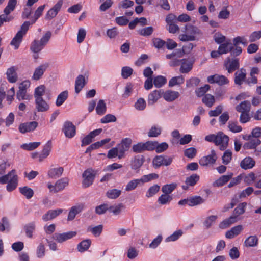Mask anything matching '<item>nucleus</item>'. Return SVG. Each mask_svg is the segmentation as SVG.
Segmentation results:
<instances>
[{
  "label": "nucleus",
  "instance_id": "9d476101",
  "mask_svg": "<svg viewBox=\"0 0 261 261\" xmlns=\"http://www.w3.org/2000/svg\"><path fill=\"white\" fill-rule=\"evenodd\" d=\"M207 82L211 84L217 83L219 85H223L228 83L229 81L225 76L215 74L210 75L207 77Z\"/></svg>",
  "mask_w": 261,
  "mask_h": 261
},
{
  "label": "nucleus",
  "instance_id": "f704fd0d",
  "mask_svg": "<svg viewBox=\"0 0 261 261\" xmlns=\"http://www.w3.org/2000/svg\"><path fill=\"white\" fill-rule=\"evenodd\" d=\"M202 101L208 108H211L215 102V99L214 96L211 94H205L202 99Z\"/></svg>",
  "mask_w": 261,
  "mask_h": 261
},
{
  "label": "nucleus",
  "instance_id": "7ed1b4c3",
  "mask_svg": "<svg viewBox=\"0 0 261 261\" xmlns=\"http://www.w3.org/2000/svg\"><path fill=\"white\" fill-rule=\"evenodd\" d=\"M30 25V21H25L21 26L20 30L16 33L12 40L10 44L14 46V48H18L21 43L23 37L26 34Z\"/></svg>",
  "mask_w": 261,
  "mask_h": 261
},
{
  "label": "nucleus",
  "instance_id": "9b49d317",
  "mask_svg": "<svg viewBox=\"0 0 261 261\" xmlns=\"http://www.w3.org/2000/svg\"><path fill=\"white\" fill-rule=\"evenodd\" d=\"M85 76L88 78V72L86 71L84 73V75H79L76 80L75 83V91L76 93H79L81 90L83 88L84 86L86 84Z\"/></svg>",
  "mask_w": 261,
  "mask_h": 261
},
{
  "label": "nucleus",
  "instance_id": "412c9836",
  "mask_svg": "<svg viewBox=\"0 0 261 261\" xmlns=\"http://www.w3.org/2000/svg\"><path fill=\"white\" fill-rule=\"evenodd\" d=\"M63 171L64 169L61 167L50 168L48 171L47 175L49 178L56 179L62 175Z\"/></svg>",
  "mask_w": 261,
  "mask_h": 261
},
{
  "label": "nucleus",
  "instance_id": "bb28decb",
  "mask_svg": "<svg viewBox=\"0 0 261 261\" xmlns=\"http://www.w3.org/2000/svg\"><path fill=\"white\" fill-rule=\"evenodd\" d=\"M144 162V158L143 156H135L131 161V167L133 170H138Z\"/></svg>",
  "mask_w": 261,
  "mask_h": 261
},
{
  "label": "nucleus",
  "instance_id": "c756f323",
  "mask_svg": "<svg viewBox=\"0 0 261 261\" xmlns=\"http://www.w3.org/2000/svg\"><path fill=\"white\" fill-rule=\"evenodd\" d=\"M161 90H154L148 95V105H153L161 97Z\"/></svg>",
  "mask_w": 261,
  "mask_h": 261
},
{
  "label": "nucleus",
  "instance_id": "4be33fe9",
  "mask_svg": "<svg viewBox=\"0 0 261 261\" xmlns=\"http://www.w3.org/2000/svg\"><path fill=\"white\" fill-rule=\"evenodd\" d=\"M251 109V103L248 100L241 102L236 107V110L239 113L250 112Z\"/></svg>",
  "mask_w": 261,
  "mask_h": 261
},
{
  "label": "nucleus",
  "instance_id": "b1692460",
  "mask_svg": "<svg viewBox=\"0 0 261 261\" xmlns=\"http://www.w3.org/2000/svg\"><path fill=\"white\" fill-rule=\"evenodd\" d=\"M255 161L250 157H246L240 163V166L245 170L251 169L254 166Z\"/></svg>",
  "mask_w": 261,
  "mask_h": 261
},
{
  "label": "nucleus",
  "instance_id": "c85d7f7f",
  "mask_svg": "<svg viewBox=\"0 0 261 261\" xmlns=\"http://www.w3.org/2000/svg\"><path fill=\"white\" fill-rule=\"evenodd\" d=\"M6 74L8 80L10 83H15L17 81V75L13 66L8 69Z\"/></svg>",
  "mask_w": 261,
  "mask_h": 261
},
{
  "label": "nucleus",
  "instance_id": "2f4dec72",
  "mask_svg": "<svg viewBox=\"0 0 261 261\" xmlns=\"http://www.w3.org/2000/svg\"><path fill=\"white\" fill-rule=\"evenodd\" d=\"M232 48V44L230 42V40H226L225 42L220 44L218 49L220 50V53L223 54L230 52Z\"/></svg>",
  "mask_w": 261,
  "mask_h": 261
},
{
  "label": "nucleus",
  "instance_id": "a211bd4d",
  "mask_svg": "<svg viewBox=\"0 0 261 261\" xmlns=\"http://www.w3.org/2000/svg\"><path fill=\"white\" fill-rule=\"evenodd\" d=\"M84 207L83 204H79L78 205L72 206L69 212L67 220L68 221L73 220L75 216L82 212Z\"/></svg>",
  "mask_w": 261,
  "mask_h": 261
},
{
  "label": "nucleus",
  "instance_id": "680f3d73",
  "mask_svg": "<svg viewBox=\"0 0 261 261\" xmlns=\"http://www.w3.org/2000/svg\"><path fill=\"white\" fill-rule=\"evenodd\" d=\"M217 219V216L215 215H211L207 217L203 222L204 226L207 229L209 228L215 223Z\"/></svg>",
  "mask_w": 261,
  "mask_h": 261
},
{
  "label": "nucleus",
  "instance_id": "20e7f679",
  "mask_svg": "<svg viewBox=\"0 0 261 261\" xmlns=\"http://www.w3.org/2000/svg\"><path fill=\"white\" fill-rule=\"evenodd\" d=\"M30 85V82L27 81H23L19 85V90L16 93V98L19 101L24 100H30L32 98V95L28 94L27 91Z\"/></svg>",
  "mask_w": 261,
  "mask_h": 261
},
{
  "label": "nucleus",
  "instance_id": "69168bd1",
  "mask_svg": "<svg viewBox=\"0 0 261 261\" xmlns=\"http://www.w3.org/2000/svg\"><path fill=\"white\" fill-rule=\"evenodd\" d=\"M166 83V79L162 76H158L153 80V84L157 88H160Z\"/></svg>",
  "mask_w": 261,
  "mask_h": 261
},
{
  "label": "nucleus",
  "instance_id": "0eeeda50",
  "mask_svg": "<svg viewBox=\"0 0 261 261\" xmlns=\"http://www.w3.org/2000/svg\"><path fill=\"white\" fill-rule=\"evenodd\" d=\"M229 140L228 136L220 132L216 135L215 145L219 146L221 150H224L228 146Z\"/></svg>",
  "mask_w": 261,
  "mask_h": 261
},
{
  "label": "nucleus",
  "instance_id": "c9c22d12",
  "mask_svg": "<svg viewBox=\"0 0 261 261\" xmlns=\"http://www.w3.org/2000/svg\"><path fill=\"white\" fill-rule=\"evenodd\" d=\"M153 143L154 144V150H155L157 153L162 152L168 148V144L166 142H162L160 144L157 141H153Z\"/></svg>",
  "mask_w": 261,
  "mask_h": 261
},
{
  "label": "nucleus",
  "instance_id": "dca6fc26",
  "mask_svg": "<svg viewBox=\"0 0 261 261\" xmlns=\"http://www.w3.org/2000/svg\"><path fill=\"white\" fill-rule=\"evenodd\" d=\"M260 144L261 141L259 139L251 137L248 142L244 143L243 148L245 149H254Z\"/></svg>",
  "mask_w": 261,
  "mask_h": 261
},
{
  "label": "nucleus",
  "instance_id": "e2e57ef3",
  "mask_svg": "<svg viewBox=\"0 0 261 261\" xmlns=\"http://www.w3.org/2000/svg\"><path fill=\"white\" fill-rule=\"evenodd\" d=\"M160 189V186L158 185H154L150 187L146 193V197L148 198L151 197L158 192Z\"/></svg>",
  "mask_w": 261,
  "mask_h": 261
},
{
  "label": "nucleus",
  "instance_id": "5fc2aeb1",
  "mask_svg": "<svg viewBox=\"0 0 261 261\" xmlns=\"http://www.w3.org/2000/svg\"><path fill=\"white\" fill-rule=\"evenodd\" d=\"M40 145V142H31L23 144L21 145V148L26 150H33L37 148Z\"/></svg>",
  "mask_w": 261,
  "mask_h": 261
},
{
  "label": "nucleus",
  "instance_id": "58836bf2",
  "mask_svg": "<svg viewBox=\"0 0 261 261\" xmlns=\"http://www.w3.org/2000/svg\"><path fill=\"white\" fill-rule=\"evenodd\" d=\"M46 69V66H38L35 69L32 79L36 81L39 80L43 74Z\"/></svg>",
  "mask_w": 261,
  "mask_h": 261
},
{
  "label": "nucleus",
  "instance_id": "49530a36",
  "mask_svg": "<svg viewBox=\"0 0 261 261\" xmlns=\"http://www.w3.org/2000/svg\"><path fill=\"white\" fill-rule=\"evenodd\" d=\"M45 5H42L39 6L37 10L35 11L34 15L32 17L31 21L30 22L31 24H34L36 20L39 18V17L42 15V12L44 9Z\"/></svg>",
  "mask_w": 261,
  "mask_h": 261
},
{
  "label": "nucleus",
  "instance_id": "1a4fd4ad",
  "mask_svg": "<svg viewBox=\"0 0 261 261\" xmlns=\"http://www.w3.org/2000/svg\"><path fill=\"white\" fill-rule=\"evenodd\" d=\"M76 234V231H69L62 233H55L53 236V238L58 242L62 243L68 239L73 238Z\"/></svg>",
  "mask_w": 261,
  "mask_h": 261
},
{
  "label": "nucleus",
  "instance_id": "79ce46f5",
  "mask_svg": "<svg viewBox=\"0 0 261 261\" xmlns=\"http://www.w3.org/2000/svg\"><path fill=\"white\" fill-rule=\"evenodd\" d=\"M19 189L20 192L28 199L31 198L34 195L33 190L27 186L20 187Z\"/></svg>",
  "mask_w": 261,
  "mask_h": 261
},
{
  "label": "nucleus",
  "instance_id": "f8f14e48",
  "mask_svg": "<svg viewBox=\"0 0 261 261\" xmlns=\"http://www.w3.org/2000/svg\"><path fill=\"white\" fill-rule=\"evenodd\" d=\"M63 130L66 137L71 138L75 136L76 128L72 122L66 121L64 123Z\"/></svg>",
  "mask_w": 261,
  "mask_h": 261
},
{
  "label": "nucleus",
  "instance_id": "ea45409f",
  "mask_svg": "<svg viewBox=\"0 0 261 261\" xmlns=\"http://www.w3.org/2000/svg\"><path fill=\"white\" fill-rule=\"evenodd\" d=\"M17 175L15 170H12L7 174L0 177V183L5 184L8 183L9 180L11 178H13V176L16 177Z\"/></svg>",
  "mask_w": 261,
  "mask_h": 261
},
{
  "label": "nucleus",
  "instance_id": "72a5a7b5",
  "mask_svg": "<svg viewBox=\"0 0 261 261\" xmlns=\"http://www.w3.org/2000/svg\"><path fill=\"white\" fill-rule=\"evenodd\" d=\"M237 221L235 217L231 216L229 218L225 219L219 224V228L223 229H226Z\"/></svg>",
  "mask_w": 261,
  "mask_h": 261
},
{
  "label": "nucleus",
  "instance_id": "0e129e2a",
  "mask_svg": "<svg viewBox=\"0 0 261 261\" xmlns=\"http://www.w3.org/2000/svg\"><path fill=\"white\" fill-rule=\"evenodd\" d=\"M210 89V86L206 84L203 87H201L195 90L196 95L200 97L204 95V94Z\"/></svg>",
  "mask_w": 261,
  "mask_h": 261
},
{
  "label": "nucleus",
  "instance_id": "4468645a",
  "mask_svg": "<svg viewBox=\"0 0 261 261\" xmlns=\"http://www.w3.org/2000/svg\"><path fill=\"white\" fill-rule=\"evenodd\" d=\"M63 4V1L59 0L57 3L51 8L45 15V19L50 20L56 17L59 11L61 9Z\"/></svg>",
  "mask_w": 261,
  "mask_h": 261
},
{
  "label": "nucleus",
  "instance_id": "de8ad7c7",
  "mask_svg": "<svg viewBox=\"0 0 261 261\" xmlns=\"http://www.w3.org/2000/svg\"><path fill=\"white\" fill-rule=\"evenodd\" d=\"M103 229V226L101 224L92 227H88L87 231L91 232L94 236L98 237L100 235Z\"/></svg>",
  "mask_w": 261,
  "mask_h": 261
},
{
  "label": "nucleus",
  "instance_id": "423d86ee",
  "mask_svg": "<svg viewBox=\"0 0 261 261\" xmlns=\"http://www.w3.org/2000/svg\"><path fill=\"white\" fill-rule=\"evenodd\" d=\"M96 176V171L91 168L86 170L83 173L82 186L87 188L91 185Z\"/></svg>",
  "mask_w": 261,
  "mask_h": 261
},
{
  "label": "nucleus",
  "instance_id": "6ab92c4d",
  "mask_svg": "<svg viewBox=\"0 0 261 261\" xmlns=\"http://www.w3.org/2000/svg\"><path fill=\"white\" fill-rule=\"evenodd\" d=\"M243 226L241 225L233 227L230 230L226 232L225 237L228 239L233 238L235 236L239 235L243 230Z\"/></svg>",
  "mask_w": 261,
  "mask_h": 261
},
{
  "label": "nucleus",
  "instance_id": "aec40b11",
  "mask_svg": "<svg viewBox=\"0 0 261 261\" xmlns=\"http://www.w3.org/2000/svg\"><path fill=\"white\" fill-rule=\"evenodd\" d=\"M246 72L245 69L241 68L235 73L234 83L236 84L241 85L245 80Z\"/></svg>",
  "mask_w": 261,
  "mask_h": 261
},
{
  "label": "nucleus",
  "instance_id": "09e8293b",
  "mask_svg": "<svg viewBox=\"0 0 261 261\" xmlns=\"http://www.w3.org/2000/svg\"><path fill=\"white\" fill-rule=\"evenodd\" d=\"M124 208L123 204L121 203L116 205L109 206V211L114 215H118L121 213V210Z\"/></svg>",
  "mask_w": 261,
  "mask_h": 261
},
{
  "label": "nucleus",
  "instance_id": "a878e982",
  "mask_svg": "<svg viewBox=\"0 0 261 261\" xmlns=\"http://www.w3.org/2000/svg\"><path fill=\"white\" fill-rule=\"evenodd\" d=\"M69 179L67 178H63L58 180L55 185V193L58 192L63 190L66 186L68 185Z\"/></svg>",
  "mask_w": 261,
  "mask_h": 261
},
{
  "label": "nucleus",
  "instance_id": "ddd939ff",
  "mask_svg": "<svg viewBox=\"0 0 261 261\" xmlns=\"http://www.w3.org/2000/svg\"><path fill=\"white\" fill-rule=\"evenodd\" d=\"M38 126L36 121H31L20 124L19 126V130L23 134L27 132L33 131Z\"/></svg>",
  "mask_w": 261,
  "mask_h": 261
},
{
  "label": "nucleus",
  "instance_id": "393cba45",
  "mask_svg": "<svg viewBox=\"0 0 261 261\" xmlns=\"http://www.w3.org/2000/svg\"><path fill=\"white\" fill-rule=\"evenodd\" d=\"M233 173H232L228 175H223L214 182L213 186L215 187H221L231 179Z\"/></svg>",
  "mask_w": 261,
  "mask_h": 261
},
{
  "label": "nucleus",
  "instance_id": "39448f33",
  "mask_svg": "<svg viewBox=\"0 0 261 261\" xmlns=\"http://www.w3.org/2000/svg\"><path fill=\"white\" fill-rule=\"evenodd\" d=\"M230 52L231 56L227 58L224 65H239V59L236 56H239L242 53V48L232 45V48Z\"/></svg>",
  "mask_w": 261,
  "mask_h": 261
},
{
  "label": "nucleus",
  "instance_id": "f03ea898",
  "mask_svg": "<svg viewBox=\"0 0 261 261\" xmlns=\"http://www.w3.org/2000/svg\"><path fill=\"white\" fill-rule=\"evenodd\" d=\"M51 36L50 31H47L40 40H34L30 46V49L34 53L40 51L47 43Z\"/></svg>",
  "mask_w": 261,
  "mask_h": 261
},
{
  "label": "nucleus",
  "instance_id": "4d7b16f0",
  "mask_svg": "<svg viewBox=\"0 0 261 261\" xmlns=\"http://www.w3.org/2000/svg\"><path fill=\"white\" fill-rule=\"evenodd\" d=\"M183 234L181 230H178L175 231L173 234L166 239V242L175 241L178 240Z\"/></svg>",
  "mask_w": 261,
  "mask_h": 261
},
{
  "label": "nucleus",
  "instance_id": "6e6552de",
  "mask_svg": "<svg viewBox=\"0 0 261 261\" xmlns=\"http://www.w3.org/2000/svg\"><path fill=\"white\" fill-rule=\"evenodd\" d=\"M217 156L215 151L212 149L211 154L201 158L199 161V164L202 166H207L215 163Z\"/></svg>",
  "mask_w": 261,
  "mask_h": 261
},
{
  "label": "nucleus",
  "instance_id": "e433bc0d",
  "mask_svg": "<svg viewBox=\"0 0 261 261\" xmlns=\"http://www.w3.org/2000/svg\"><path fill=\"white\" fill-rule=\"evenodd\" d=\"M45 92V87L44 85H41L37 87L35 89L34 96L35 99L43 98L42 96Z\"/></svg>",
  "mask_w": 261,
  "mask_h": 261
},
{
  "label": "nucleus",
  "instance_id": "a18cd8bd",
  "mask_svg": "<svg viewBox=\"0 0 261 261\" xmlns=\"http://www.w3.org/2000/svg\"><path fill=\"white\" fill-rule=\"evenodd\" d=\"M142 184L140 179H135L128 182L125 187L126 191H130L134 190L139 185Z\"/></svg>",
  "mask_w": 261,
  "mask_h": 261
},
{
  "label": "nucleus",
  "instance_id": "473e14b6",
  "mask_svg": "<svg viewBox=\"0 0 261 261\" xmlns=\"http://www.w3.org/2000/svg\"><path fill=\"white\" fill-rule=\"evenodd\" d=\"M91 244L90 239H86L81 242L77 247L78 251L80 252H83L87 250Z\"/></svg>",
  "mask_w": 261,
  "mask_h": 261
},
{
  "label": "nucleus",
  "instance_id": "8fccbe9b",
  "mask_svg": "<svg viewBox=\"0 0 261 261\" xmlns=\"http://www.w3.org/2000/svg\"><path fill=\"white\" fill-rule=\"evenodd\" d=\"M199 180V176L196 174H193L186 178L185 183L187 186H193Z\"/></svg>",
  "mask_w": 261,
  "mask_h": 261
},
{
  "label": "nucleus",
  "instance_id": "bf43d9fd",
  "mask_svg": "<svg viewBox=\"0 0 261 261\" xmlns=\"http://www.w3.org/2000/svg\"><path fill=\"white\" fill-rule=\"evenodd\" d=\"M232 45L234 46H239V44L241 43L244 46L247 45V39L244 36H237L233 39Z\"/></svg>",
  "mask_w": 261,
  "mask_h": 261
},
{
  "label": "nucleus",
  "instance_id": "2eb2a0df",
  "mask_svg": "<svg viewBox=\"0 0 261 261\" xmlns=\"http://www.w3.org/2000/svg\"><path fill=\"white\" fill-rule=\"evenodd\" d=\"M35 109L39 112H44L49 109V104L43 98L35 99Z\"/></svg>",
  "mask_w": 261,
  "mask_h": 261
},
{
  "label": "nucleus",
  "instance_id": "864d4df0",
  "mask_svg": "<svg viewBox=\"0 0 261 261\" xmlns=\"http://www.w3.org/2000/svg\"><path fill=\"white\" fill-rule=\"evenodd\" d=\"M121 193V190L113 189L107 191V196L110 199H116L120 195Z\"/></svg>",
  "mask_w": 261,
  "mask_h": 261
},
{
  "label": "nucleus",
  "instance_id": "f257e3e1",
  "mask_svg": "<svg viewBox=\"0 0 261 261\" xmlns=\"http://www.w3.org/2000/svg\"><path fill=\"white\" fill-rule=\"evenodd\" d=\"M186 34L179 35V39L182 41H194L197 36L201 34V32L197 27L192 25H186Z\"/></svg>",
  "mask_w": 261,
  "mask_h": 261
},
{
  "label": "nucleus",
  "instance_id": "3c124183",
  "mask_svg": "<svg viewBox=\"0 0 261 261\" xmlns=\"http://www.w3.org/2000/svg\"><path fill=\"white\" fill-rule=\"evenodd\" d=\"M17 4V0H9L7 6L4 10V13L6 14H9L15 8Z\"/></svg>",
  "mask_w": 261,
  "mask_h": 261
},
{
  "label": "nucleus",
  "instance_id": "37998d69",
  "mask_svg": "<svg viewBox=\"0 0 261 261\" xmlns=\"http://www.w3.org/2000/svg\"><path fill=\"white\" fill-rule=\"evenodd\" d=\"M204 200L199 196H195L189 198V206H194L204 202Z\"/></svg>",
  "mask_w": 261,
  "mask_h": 261
},
{
  "label": "nucleus",
  "instance_id": "4c0bfd02",
  "mask_svg": "<svg viewBox=\"0 0 261 261\" xmlns=\"http://www.w3.org/2000/svg\"><path fill=\"white\" fill-rule=\"evenodd\" d=\"M106 110L107 106L104 100L102 99L99 100L96 107V113L99 115H102L106 112Z\"/></svg>",
  "mask_w": 261,
  "mask_h": 261
},
{
  "label": "nucleus",
  "instance_id": "6e6d98bb",
  "mask_svg": "<svg viewBox=\"0 0 261 261\" xmlns=\"http://www.w3.org/2000/svg\"><path fill=\"white\" fill-rule=\"evenodd\" d=\"M172 199V197L166 194L161 195L158 199V202L162 204L165 205L169 203Z\"/></svg>",
  "mask_w": 261,
  "mask_h": 261
},
{
  "label": "nucleus",
  "instance_id": "a19ab883",
  "mask_svg": "<svg viewBox=\"0 0 261 261\" xmlns=\"http://www.w3.org/2000/svg\"><path fill=\"white\" fill-rule=\"evenodd\" d=\"M68 96V92L67 91L62 92L57 97L56 101V105L59 107L61 106L64 101L67 99Z\"/></svg>",
  "mask_w": 261,
  "mask_h": 261
},
{
  "label": "nucleus",
  "instance_id": "5701e85b",
  "mask_svg": "<svg viewBox=\"0 0 261 261\" xmlns=\"http://www.w3.org/2000/svg\"><path fill=\"white\" fill-rule=\"evenodd\" d=\"M179 96V93L177 91L167 90L163 94V97L167 101H173Z\"/></svg>",
  "mask_w": 261,
  "mask_h": 261
},
{
  "label": "nucleus",
  "instance_id": "7c9ffc66",
  "mask_svg": "<svg viewBox=\"0 0 261 261\" xmlns=\"http://www.w3.org/2000/svg\"><path fill=\"white\" fill-rule=\"evenodd\" d=\"M258 239L256 236L248 237L244 242V245L247 247L256 246L258 244Z\"/></svg>",
  "mask_w": 261,
  "mask_h": 261
},
{
  "label": "nucleus",
  "instance_id": "13d9d810",
  "mask_svg": "<svg viewBox=\"0 0 261 261\" xmlns=\"http://www.w3.org/2000/svg\"><path fill=\"white\" fill-rule=\"evenodd\" d=\"M159 178L158 174L156 173H150L148 175H144L142 176L140 178L141 183L144 184L147 182L153 179H155Z\"/></svg>",
  "mask_w": 261,
  "mask_h": 261
},
{
  "label": "nucleus",
  "instance_id": "c03bdc74",
  "mask_svg": "<svg viewBox=\"0 0 261 261\" xmlns=\"http://www.w3.org/2000/svg\"><path fill=\"white\" fill-rule=\"evenodd\" d=\"M18 185V176L14 177L13 178H11L7 183L6 187L7 190L9 192L13 191L17 187Z\"/></svg>",
  "mask_w": 261,
  "mask_h": 261
},
{
  "label": "nucleus",
  "instance_id": "603ef678",
  "mask_svg": "<svg viewBox=\"0 0 261 261\" xmlns=\"http://www.w3.org/2000/svg\"><path fill=\"white\" fill-rule=\"evenodd\" d=\"M184 78L182 75L172 77L169 82V86L173 87L177 85H180L184 82Z\"/></svg>",
  "mask_w": 261,
  "mask_h": 261
},
{
  "label": "nucleus",
  "instance_id": "774afa93",
  "mask_svg": "<svg viewBox=\"0 0 261 261\" xmlns=\"http://www.w3.org/2000/svg\"><path fill=\"white\" fill-rule=\"evenodd\" d=\"M232 159V152L229 150H226L222 157V162L224 164L227 165L230 163Z\"/></svg>",
  "mask_w": 261,
  "mask_h": 261
},
{
  "label": "nucleus",
  "instance_id": "cd10ccee",
  "mask_svg": "<svg viewBox=\"0 0 261 261\" xmlns=\"http://www.w3.org/2000/svg\"><path fill=\"white\" fill-rule=\"evenodd\" d=\"M246 206V202H242L240 203L233 210L232 216L234 217L237 221L238 217L244 213Z\"/></svg>",
  "mask_w": 261,
  "mask_h": 261
},
{
  "label": "nucleus",
  "instance_id": "338daca9",
  "mask_svg": "<svg viewBox=\"0 0 261 261\" xmlns=\"http://www.w3.org/2000/svg\"><path fill=\"white\" fill-rule=\"evenodd\" d=\"M228 127L230 130L233 133H239L242 129V127L238 125L237 122L229 121Z\"/></svg>",
  "mask_w": 261,
  "mask_h": 261
},
{
  "label": "nucleus",
  "instance_id": "052dcab7",
  "mask_svg": "<svg viewBox=\"0 0 261 261\" xmlns=\"http://www.w3.org/2000/svg\"><path fill=\"white\" fill-rule=\"evenodd\" d=\"M176 186L177 185L174 183L164 185L162 188V191L164 194L169 195L176 188Z\"/></svg>",
  "mask_w": 261,
  "mask_h": 261
},
{
  "label": "nucleus",
  "instance_id": "f3484780",
  "mask_svg": "<svg viewBox=\"0 0 261 261\" xmlns=\"http://www.w3.org/2000/svg\"><path fill=\"white\" fill-rule=\"evenodd\" d=\"M63 212L62 209L55 210H49L46 214L43 215L42 220L44 221H47L55 218Z\"/></svg>",
  "mask_w": 261,
  "mask_h": 261
}]
</instances>
